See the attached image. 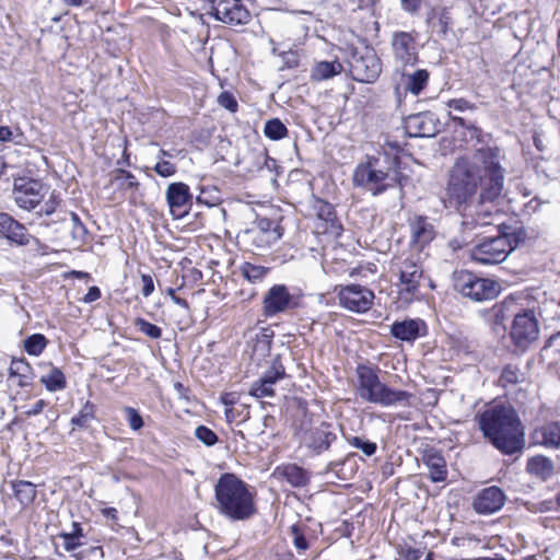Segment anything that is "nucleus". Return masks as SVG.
<instances>
[{
	"instance_id": "f257e3e1",
	"label": "nucleus",
	"mask_w": 560,
	"mask_h": 560,
	"mask_svg": "<svg viewBox=\"0 0 560 560\" xmlns=\"http://www.w3.org/2000/svg\"><path fill=\"white\" fill-rule=\"evenodd\" d=\"M475 158L463 155L453 164L443 202L445 207L466 210L480 189L481 202L494 201L504 186V168L501 165V149L498 145H485L475 150Z\"/></svg>"
},
{
	"instance_id": "f03ea898",
	"label": "nucleus",
	"mask_w": 560,
	"mask_h": 560,
	"mask_svg": "<svg viewBox=\"0 0 560 560\" xmlns=\"http://www.w3.org/2000/svg\"><path fill=\"white\" fill-rule=\"evenodd\" d=\"M483 439L503 455L521 453L525 445L524 425L512 408L490 405L475 416Z\"/></svg>"
},
{
	"instance_id": "7ed1b4c3",
	"label": "nucleus",
	"mask_w": 560,
	"mask_h": 560,
	"mask_svg": "<svg viewBox=\"0 0 560 560\" xmlns=\"http://www.w3.org/2000/svg\"><path fill=\"white\" fill-rule=\"evenodd\" d=\"M522 301L521 294L511 293L493 304L488 313L494 325H503L508 317L513 316L509 338L515 349L524 352L538 339L540 329L536 311L524 307Z\"/></svg>"
},
{
	"instance_id": "20e7f679",
	"label": "nucleus",
	"mask_w": 560,
	"mask_h": 560,
	"mask_svg": "<svg viewBox=\"0 0 560 560\" xmlns=\"http://www.w3.org/2000/svg\"><path fill=\"white\" fill-rule=\"evenodd\" d=\"M381 369L372 363H359L355 368V392L370 404L382 407H404L413 405L415 394L405 389L393 388L380 378Z\"/></svg>"
},
{
	"instance_id": "39448f33",
	"label": "nucleus",
	"mask_w": 560,
	"mask_h": 560,
	"mask_svg": "<svg viewBox=\"0 0 560 560\" xmlns=\"http://www.w3.org/2000/svg\"><path fill=\"white\" fill-rule=\"evenodd\" d=\"M219 513L231 521H247L257 513L255 493L236 475L225 472L214 486Z\"/></svg>"
},
{
	"instance_id": "423d86ee",
	"label": "nucleus",
	"mask_w": 560,
	"mask_h": 560,
	"mask_svg": "<svg viewBox=\"0 0 560 560\" xmlns=\"http://www.w3.org/2000/svg\"><path fill=\"white\" fill-rule=\"evenodd\" d=\"M389 272L395 279L396 303L399 307H407L424 296V269L420 258L409 252H402L390 260Z\"/></svg>"
},
{
	"instance_id": "0eeeda50",
	"label": "nucleus",
	"mask_w": 560,
	"mask_h": 560,
	"mask_svg": "<svg viewBox=\"0 0 560 560\" xmlns=\"http://www.w3.org/2000/svg\"><path fill=\"white\" fill-rule=\"evenodd\" d=\"M301 442L315 454L328 451L336 441L337 435L332 431L331 423L314 419L308 412H304L299 427L295 430Z\"/></svg>"
},
{
	"instance_id": "6e6552de",
	"label": "nucleus",
	"mask_w": 560,
	"mask_h": 560,
	"mask_svg": "<svg viewBox=\"0 0 560 560\" xmlns=\"http://www.w3.org/2000/svg\"><path fill=\"white\" fill-rule=\"evenodd\" d=\"M454 288L464 298L479 303L497 299L502 291L498 280L479 277L469 270H460L456 273Z\"/></svg>"
},
{
	"instance_id": "1a4fd4ad",
	"label": "nucleus",
	"mask_w": 560,
	"mask_h": 560,
	"mask_svg": "<svg viewBox=\"0 0 560 560\" xmlns=\"http://www.w3.org/2000/svg\"><path fill=\"white\" fill-rule=\"evenodd\" d=\"M388 170L381 167L380 158L375 155H366L352 174L353 185L370 191L373 196L382 195L394 186L388 183Z\"/></svg>"
},
{
	"instance_id": "9d476101",
	"label": "nucleus",
	"mask_w": 560,
	"mask_h": 560,
	"mask_svg": "<svg viewBox=\"0 0 560 560\" xmlns=\"http://www.w3.org/2000/svg\"><path fill=\"white\" fill-rule=\"evenodd\" d=\"M283 228L279 222L269 218H257L249 228L241 231L237 235L238 242L254 249L270 247L283 235Z\"/></svg>"
},
{
	"instance_id": "9b49d317",
	"label": "nucleus",
	"mask_w": 560,
	"mask_h": 560,
	"mask_svg": "<svg viewBox=\"0 0 560 560\" xmlns=\"http://www.w3.org/2000/svg\"><path fill=\"white\" fill-rule=\"evenodd\" d=\"M515 248L508 234L486 237L469 250L470 259L479 265H498L503 262Z\"/></svg>"
},
{
	"instance_id": "f8f14e48",
	"label": "nucleus",
	"mask_w": 560,
	"mask_h": 560,
	"mask_svg": "<svg viewBox=\"0 0 560 560\" xmlns=\"http://www.w3.org/2000/svg\"><path fill=\"white\" fill-rule=\"evenodd\" d=\"M313 210L315 236L323 237L325 241H337L343 233V225L335 207L322 198H316Z\"/></svg>"
},
{
	"instance_id": "ddd939ff",
	"label": "nucleus",
	"mask_w": 560,
	"mask_h": 560,
	"mask_svg": "<svg viewBox=\"0 0 560 560\" xmlns=\"http://www.w3.org/2000/svg\"><path fill=\"white\" fill-rule=\"evenodd\" d=\"M349 72L358 82L374 83L382 73V60L373 48L354 49L349 60Z\"/></svg>"
},
{
	"instance_id": "4468645a",
	"label": "nucleus",
	"mask_w": 560,
	"mask_h": 560,
	"mask_svg": "<svg viewBox=\"0 0 560 560\" xmlns=\"http://www.w3.org/2000/svg\"><path fill=\"white\" fill-rule=\"evenodd\" d=\"M334 293L339 306L357 314L370 311L375 299V294L370 288L355 283L338 284L334 288Z\"/></svg>"
},
{
	"instance_id": "2eb2a0df",
	"label": "nucleus",
	"mask_w": 560,
	"mask_h": 560,
	"mask_svg": "<svg viewBox=\"0 0 560 560\" xmlns=\"http://www.w3.org/2000/svg\"><path fill=\"white\" fill-rule=\"evenodd\" d=\"M303 305L302 294H291L285 284H273L262 299V312L266 317L294 311Z\"/></svg>"
},
{
	"instance_id": "dca6fc26",
	"label": "nucleus",
	"mask_w": 560,
	"mask_h": 560,
	"mask_svg": "<svg viewBox=\"0 0 560 560\" xmlns=\"http://www.w3.org/2000/svg\"><path fill=\"white\" fill-rule=\"evenodd\" d=\"M12 196L19 208L32 211L44 199V184L31 177H18L14 179Z\"/></svg>"
},
{
	"instance_id": "f3484780",
	"label": "nucleus",
	"mask_w": 560,
	"mask_h": 560,
	"mask_svg": "<svg viewBox=\"0 0 560 560\" xmlns=\"http://www.w3.org/2000/svg\"><path fill=\"white\" fill-rule=\"evenodd\" d=\"M209 2L211 15L224 24L246 25L252 20V14L242 0H209Z\"/></svg>"
},
{
	"instance_id": "a211bd4d",
	"label": "nucleus",
	"mask_w": 560,
	"mask_h": 560,
	"mask_svg": "<svg viewBox=\"0 0 560 560\" xmlns=\"http://www.w3.org/2000/svg\"><path fill=\"white\" fill-rule=\"evenodd\" d=\"M418 33L416 31H396L392 35L390 47L394 59L402 67L415 66L419 61Z\"/></svg>"
},
{
	"instance_id": "6ab92c4d",
	"label": "nucleus",
	"mask_w": 560,
	"mask_h": 560,
	"mask_svg": "<svg viewBox=\"0 0 560 560\" xmlns=\"http://www.w3.org/2000/svg\"><path fill=\"white\" fill-rule=\"evenodd\" d=\"M166 201L174 218H184L192 207V195L189 186L183 182L171 183L166 189Z\"/></svg>"
},
{
	"instance_id": "aec40b11",
	"label": "nucleus",
	"mask_w": 560,
	"mask_h": 560,
	"mask_svg": "<svg viewBox=\"0 0 560 560\" xmlns=\"http://www.w3.org/2000/svg\"><path fill=\"white\" fill-rule=\"evenodd\" d=\"M506 501L504 491L497 486L481 489L474 497L472 509L479 515H490L500 511Z\"/></svg>"
},
{
	"instance_id": "412c9836",
	"label": "nucleus",
	"mask_w": 560,
	"mask_h": 560,
	"mask_svg": "<svg viewBox=\"0 0 560 560\" xmlns=\"http://www.w3.org/2000/svg\"><path fill=\"white\" fill-rule=\"evenodd\" d=\"M528 442L529 446L560 450V422L551 420L534 427L528 434Z\"/></svg>"
},
{
	"instance_id": "4be33fe9",
	"label": "nucleus",
	"mask_w": 560,
	"mask_h": 560,
	"mask_svg": "<svg viewBox=\"0 0 560 560\" xmlns=\"http://www.w3.org/2000/svg\"><path fill=\"white\" fill-rule=\"evenodd\" d=\"M410 230V245L417 250L424 249L435 238V228L430 219L423 214H416L408 221Z\"/></svg>"
},
{
	"instance_id": "5701e85b",
	"label": "nucleus",
	"mask_w": 560,
	"mask_h": 560,
	"mask_svg": "<svg viewBox=\"0 0 560 560\" xmlns=\"http://www.w3.org/2000/svg\"><path fill=\"white\" fill-rule=\"evenodd\" d=\"M407 131L410 137L430 138L441 131V122L431 112H423L408 117Z\"/></svg>"
},
{
	"instance_id": "b1692460",
	"label": "nucleus",
	"mask_w": 560,
	"mask_h": 560,
	"mask_svg": "<svg viewBox=\"0 0 560 560\" xmlns=\"http://www.w3.org/2000/svg\"><path fill=\"white\" fill-rule=\"evenodd\" d=\"M422 462L429 470V479L432 482H444L448 476L447 463L443 454L431 447L422 453Z\"/></svg>"
},
{
	"instance_id": "393cba45",
	"label": "nucleus",
	"mask_w": 560,
	"mask_h": 560,
	"mask_svg": "<svg viewBox=\"0 0 560 560\" xmlns=\"http://www.w3.org/2000/svg\"><path fill=\"white\" fill-rule=\"evenodd\" d=\"M0 234L19 245H27L31 238L25 225L5 212H0Z\"/></svg>"
},
{
	"instance_id": "a878e982",
	"label": "nucleus",
	"mask_w": 560,
	"mask_h": 560,
	"mask_svg": "<svg viewBox=\"0 0 560 560\" xmlns=\"http://www.w3.org/2000/svg\"><path fill=\"white\" fill-rule=\"evenodd\" d=\"M390 332L396 339L413 342L419 337L425 335L427 326L421 319H406L395 322L392 325Z\"/></svg>"
},
{
	"instance_id": "bb28decb",
	"label": "nucleus",
	"mask_w": 560,
	"mask_h": 560,
	"mask_svg": "<svg viewBox=\"0 0 560 560\" xmlns=\"http://www.w3.org/2000/svg\"><path fill=\"white\" fill-rule=\"evenodd\" d=\"M98 421L97 406L91 400H85L79 411L70 419L71 432L88 431L92 428L93 422Z\"/></svg>"
},
{
	"instance_id": "cd10ccee",
	"label": "nucleus",
	"mask_w": 560,
	"mask_h": 560,
	"mask_svg": "<svg viewBox=\"0 0 560 560\" xmlns=\"http://www.w3.org/2000/svg\"><path fill=\"white\" fill-rule=\"evenodd\" d=\"M9 380L18 387H28L33 383V368L24 359H12L9 366Z\"/></svg>"
},
{
	"instance_id": "c85d7f7f",
	"label": "nucleus",
	"mask_w": 560,
	"mask_h": 560,
	"mask_svg": "<svg viewBox=\"0 0 560 560\" xmlns=\"http://www.w3.org/2000/svg\"><path fill=\"white\" fill-rule=\"evenodd\" d=\"M277 472L292 487H305L310 482V474L296 464H285L277 468Z\"/></svg>"
},
{
	"instance_id": "c756f323",
	"label": "nucleus",
	"mask_w": 560,
	"mask_h": 560,
	"mask_svg": "<svg viewBox=\"0 0 560 560\" xmlns=\"http://www.w3.org/2000/svg\"><path fill=\"white\" fill-rule=\"evenodd\" d=\"M14 498L23 508L32 505L37 497L36 486L27 480H12L10 482Z\"/></svg>"
},
{
	"instance_id": "7c9ffc66",
	"label": "nucleus",
	"mask_w": 560,
	"mask_h": 560,
	"mask_svg": "<svg viewBox=\"0 0 560 560\" xmlns=\"http://www.w3.org/2000/svg\"><path fill=\"white\" fill-rule=\"evenodd\" d=\"M342 70L343 67L338 60L318 61L311 70V80L313 82L325 81L340 74Z\"/></svg>"
},
{
	"instance_id": "2f4dec72",
	"label": "nucleus",
	"mask_w": 560,
	"mask_h": 560,
	"mask_svg": "<svg viewBox=\"0 0 560 560\" xmlns=\"http://www.w3.org/2000/svg\"><path fill=\"white\" fill-rule=\"evenodd\" d=\"M525 381V373L518 364L508 363L503 365L498 378V385L504 389L515 387Z\"/></svg>"
},
{
	"instance_id": "473e14b6",
	"label": "nucleus",
	"mask_w": 560,
	"mask_h": 560,
	"mask_svg": "<svg viewBox=\"0 0 560 560\" xmlns=\"http://www.w3.org/2000/svg\"><path fill=\"white\" fill-rule=\"evenodd\" d=\"M526 470L530 475L537 476L545 480L551 476L553 465L551 459L547 456L536 455L527 460Z\"/></svg>"
},
{
	"instance_id": "72a5a7b5",
	"label": "nucleus",
	"mask_w": 560,
	"mask_h": 560,
	"mask_svg": "<svg viewBox=\"0 0 560 560\" xmlns=\"http://www.w3.org/2000/svg\"><path fill=\"white\" fill-rule=\"evenodd\" d=\"M270 270L271 269L269 267L255 265L249 261H244L240 266V272L242 277L253 284L262 282L269 275Z\"/></svg>"
},
{
	"instance_id": "f704fd0d",
	"label": "nucleus",
	"mask_w": 560,
	"mask_h": 560,
	"mask_svg": "<svg viewBox=\"0 0 560 560\" xmlns=\"http://www.w3.org/2000/svg\"><path fill=\"white\" fill-rule=\"evenodd\" d=\"M430 73L427 69H418L413 73L408 74L406 79V91L418 96L429 83Z\"/></svg>"
},
{
	"instance_id": "c9c22d12",
	"label": "nucleus",
	"mask_w": 560,
	"mask_h": 560,
	"mask_svg": "<svg viewBox=\"0 0 560 560\" xmlns=\"http://www.w3.org/2000/svg\"><path fill=\"white\" fill-rule=\"evenodd\" d=\"M40 383L48 392L62 390L67 387L66 376L57 366H52L47 375L42 376Z\"/></svg>"
},
{
	"instance_id": "e433bc0d",
	"label": "nucleus",
	"mask_w": 560,
	"mask_h": 560,
	"mask_svg": "<svg viewBox=\"0 0 560 560\" xmlns=\"http://www.w3.org/2000/svg\"><path fill=\"white\" fill-rule=\"evenodd\" d=\"M48 343L49 340L45 335L36 332L24 339L23 349L27 354L38 357L45 351Z\"/></svg>"
},
{
	"instance_id": "4c0bfd02",
	"label": "nucleus",
	"mask_w": 560,
	"mask_h": 560,
	"mask_svg": "<svg viewBox=\"0 0 560 560\" xmlns=\"http://www.w3.org/2000/svg\"><path fill=\"white\" fill-rule=\"evenodd\" d=\"M287 377L285 368L282 363L280 354H277L272 360L270 366L265 371L261 378L265 383L275 384Z\"/></svg>"
},
{
	"instance_id": "58836bf2",
	"label": "nucleus",
	"mask_w": 560,
	"mask_h": 560,
	"mask_svg": "<svg viewBox=\"0 0 560 560\" xmlns=\"http://www.w3.org/2000/svg\"><path fill=\"white\" fill-rule=\"evenodd\" d=\"M425 550V546H412L409 540H401L396 545V552L401 560H420Z\"/></svg>"
},
{
	"instance_id": "ea45409f",
	"label": "nucleus",
	"mask_w": 560,
	"mask_h": 560,
	"mask_svg": "<svg viewBox=\"0 0 560 560\" xmlns=\"http://www.w3.org/2000/svg\"><path fill=\"white\" fill-rule=\"evenodd\" d=\"M264 133L268 139L277 141L288 136V128L279 118H272L266 121Z\"/></svg>"
},
{
	"instance_id": "a19ab883",
	"label": "nucleus",
	"mask_w": 560,
	"mask_h": 560,
	"mask_svg": "<svg viewBox=\"0 0 560 560\" xmlns=\"http://www.w3.org/2000/svg\"><path fill=\"white\" fill-rule=\"evenodd\" d=\"M72 221L71 235L80 245L86 244L89 241V231L75 212H70Z\"/></svg>"
},
{
	"instance_id": "79ce46f5",
	"label": "nucleus",
	"mask_w": 560,
	"mask_h": 560,
	"mask_svg": "<svg viewBox=\"0 0 560 560\" xmlns=\"http://www.w3.org/2000/svg\"><path fill=\"white\" fill-rule=\"evenodd\" d=\"M346 440L350 446L360 450L365 456H373L377 451V444L364 438L347 436Z\"/></svg>"
},
{
	"instance_id": "37998d69",
	"label": "nucleus",
	"mask_w": 560,
	"mask_h": 560,
	"mask_svg": "<svg viewBox=\"0 0 560 560\" xmlns=\"http://www.w3.org/2000/svg\"><path fill=\"white\" fill-rule=\"evenodd\" d=\"M133 324L140 332L151 339H160L162 337V328L143 317H136Z\"/></svg>"
},
{
	"instance_id": "c03bdc74",
	"label": "nucleus",
	"mask_w": 560,
	"mask_h": 560,
	"mask_svg": "<svg viewBox=\"0 0 560 560\" xmlns=\"http://www.w3.org/2000/svg\"><path fill=\"white\" fill-rule=\"evenodd\" d=\"M275 394L273 385L265 383L261 377L254 382L249 389V395L256 398L272 397Z\"/></svg>"
},
{
	"instance_id": "a18cd8bd",
	"label": "nucleus",
	"mask_w": 560,
	"mask_h": 560,
	"mask_svg": "<svg viewBox=\"0 0 560 560\" xmlns=\"http://www.w3.org/2000/svg\"><path fill=\"white\" fill-rule=\"evenodd\" d=\"M290 533L292 535V541L294 547L299 552L305 551L308 549L310 545L305 537V532L299 524H294L290 527Z\"/></svg>"
},
{
	"instance_id": "49530a36",
	"label": "nucleus",
	"mask_w": 560,
	"mask_h": 560,
	"mask_svg": "<svg viewBox=\"0 0 560 560\" xmlns=\"http://www.w3.org/2000/svg\"><path fill=\"white\" fill-rule=\"evenodd\" d=\"M195 435L206 446H213L219 441L217 433L212 429L203 424L198 425L196 428Z\"/></svg>"
},
{
	"instance_id": "de8ad7c7",
	"label": "nucleus",
	"mask_w": 560,
	"mask_h": 560,
	"mask_svg": "<svg viewBox=\"0 0 560 560\" xmlns=\"http://www.w3.org/2000/svg\"><path fill=\"white\" fill-rule=\"evenodd\" d=\"M218 104L232 114H235L238 110V102L230 91H223L219 94Z\"/></svg>"
},
{
	"instance_id": "09e8293b",
	"label": "nucleus",
	"mask_w": 560,
	"mask_h": 560,
	"mask_svg": "<svg viewBox=\"0 0 560 560\" xmlns=\"http://www.w3.org/2000/svg\"><path fill=\"white\" fill-rule=\"evenodd\" d=\"M124 412L131 430L138 431L144 425L143 419L136 408L125 407Z\"/></svg>"
},
{
	"instance_id": "8fccbe9b",
	"label": "nucleus",
	"mask_w": 560,
	"mask_h": 560,
	"mask_svg": "<svg viewBox=\"0 0 560 560\" xmlns=\"http://www.w3.org/2000/svg\"><path fill=\"white\" fill-rule=\"evenodd\" d=\"M62 199L60 197V194L57 191H52L48 198V200L45 202L44 207L38 212L39 215H51L54 212H56L57 208L60 206Z\"/></svg>"
},
{
	"instance_id": "3c124183",
	"label": "nucleus",
	"mask_w": 560,
	"mask_h": 560,
	"mask_svg": "<svg viewBox=\"0 0 560 560\" xmlns=\"http://www.w3.org/2000/svg\"><path fill=\"white\" fill-rule=\"evenodd\" d=\"M467 135L479 144H486L492 140V135L485 132L480 127L472 125L468 127Z\"/></svg>"
},
{
	"instance_id": "603ef678",
	"label": "nucleus",
	"mask_w": 560,
	"mask_h": 560,
	"mask_svg": "<svg viewBox=\"0 0 560 560\" xmlns=\"http://www.w3.org/2000/svg\"><path fill=\"white\" fill-rule=\"evenodd\" d=\"M272 338L273 331L264 329L260 335H257L254 349L257 350L258 348H261L262 351H269L271 348Z\"/></svg>"
},
{
	"instance_id": "864d4df0",
	"label": "nucleus",
	"mask_w": 560,
	"mask_h": 560,
	"mask_svg": "<svg viewBox=\"0 0 560 560\" xmlns=\"http://www.w3.org/2000/svg\"><path fill=\"white\" fill-rule=\"evenodd\" d=\"M154 172L161 177H171L176 174L177 167L174 163L163 160L158 162L154 167Z\"/></svg>"
},
{
	"instance_id": "5fc2aeb1",
	"label": "nucleus",
	"mask_w": 560,
	"mask_h": 560,
	"mask_svg": "<svg viewBox=\"0 0 560 560\" xmlns=\"http://www.w3.org/2000/svg\"><path fill=\"white\" fill-rule=\"evenodd\" d=\"M377 272V266L374 262L359 264L353 268H349V276H365L366 273L374 275Z\"/></svg>"
},
{
	"instance_id": "6e6d98bb",
	"label": "nucleus",
	"mask_w": 560,
	"mask_h": 560,
	"mask_svg": "<svg viewBox=\"0 0 560 560\" xmlns=\"http://www.w3.org/2000/svg\"><path fill=\"white\" fill-rule=\"evenodd\" d=\"M447 107L453 108L457 112L474 110L476 105L464 97L452 98L446 103Z\"/></svg>"
},
{
	"instance_id": "4d7b16f0",
	"label": "nucleus",
	"mask_w": 560,
	"mask_h": 560,
	"mask_svg": "<svg viewBox=\"0 0 560 560\" xmlns=\"http://www.w3.org/2000/svg\"><path fill=\"white\" fill-rule=\"evenodd\" d=\"M349 268L350 267L348 266L346 260L334 259L332 261H330L327 265L326 272L328 275H336V276H340V275H343V273H348L349 275Z\"/></svg>"
},
{
	"instance_id": "13d9d810",
	"label": "nucleus",
	"mask_w": 560,
	"mask_h": 560,
	"mask_svg": "<svg viewBox=\"0 0 560 560\" xmlns=\"http://www.w3.org/2000/svg\"><path fill=\"white\" fill-rule=\"evenodd\" d=\"M59 537L63 539V548L66 551L71 552L82 546L80 539L74 538L71 534L62 532Z\"/></svg>"
},
{
	"instance_id": "bf43d9fd",
	"label": "nucleus",
	"mask_w": 560,
	"mask_h": 560,
	"mask_svg": "<svg viewBox=\"0 0 560 560\" xmlns=\"http://www.w3.org/2000/svg\"><path fill=\"white\" fill-rule=\"evenodd\" d=\"M422 2L423 0H400V5L405 12L415 15L420 11Z\"/></svg>"
},
{
	"instance_id": "052dcab7",
	"label": "nucleus",
	"mask_w": 560,
	"mask_h": 560,
	"mask_svg": "<svg viewBox=\"0 0 560 560\" xmlns=\"http://www.w3.org/2000/svg\"><path fill=\"white\" fill-rule=\"evenodd\" d=\"M142 289L141 293L144 298L150 296L154 291L153 277L149 273L141 275Z\"/></svg>"
},
{
	"instance_id": "680f3d73",
	"label": "nucleus",
	"mask_w": 560,
	"mask_h": 560,
	"mask_svg": "<svg viewBox=\"0 0 560 560\" xmlns=\"http://www.w3.org/2000/svg\"><path fill=\"white\" fill-rule=\"evenodd\" d=\"M452 19L450 15V12L446 8H443L439 14V25H440V32L442 34H447L450 31Z\"/></svg>"
},
{
	"instance_id": "e2e57ef3",
	"label": "nucleus",
	"mask_w": 560,
	"mask_h": 560,
	"mask_svg": "<svg viewBox=\"0 0 560 560\" xmlns=\"http://www.w3.org/2000/svg\"><path fill=\"white\" fill-rule=\"evenodd\" d=\"M48 406V401L45 399H38L31 408L23 411L26 418L37 416Z\"/></svg>"
},
{
	"instance_id": "0e129e2a",
	"label": "nucleus",
	"mask_w": 560,
	"mask_h": 560,
	"mask_svg": "<svg viewBox=\"0 0 560 560\" xmlns=\"http://www.w3.org/2000/svg\"><path fill=\"white\" fill-rule=\"evenodd\" d=\"M118 172L127 179L126 189L137 190L139 188L140 183L131 172L126 170H118Z\"/></svg>"
},
{
	"instance_id": "69168bd1",
	"label": "nucleus",
	"mask_w": 560,
	"mask_h": 560,
	"mask_svg": "<svg viewBox=\"0 0 560 560\" xmlns=\"http://www.w3.org/2000/svg\"><path fill=\"white\" fill-rule=\"evenodd\" d=\"M102 292L98 287L93 285L90 287L88 290V293L82 298V301L84 303H92L101 299Z\"/></svg>"
},
{
	"instance_id": "338daca9",
	"label": "nucleus",
	"mask_w": 560,
	"mask_h": 560,
	"mask_svg": "<svg viewBox=\"0 0 560 560\" xmlns=\"http://www.w3.org/2000/svg\"><path fill=\"white\" fill-rule=\"evenodd\" d=\"M13 139V132L8 126H0V142H10Z\"/></svg>"
},
{
	"instance_id": "774afa93",
	"label": "nucleus",
	"mask_w": 560,
	"mask_h": 560,
	"mask_svg": "<svg viewBox=\"0 0 560 560\" xmlns=\"http://www.w3.org/2000/svg\"><path fill=\"white\" fill-rule=\"evenodd\" d=\"M101 513L106 518H109L114 522L118 521V511L115 508H104L101 510Z\"/></svg>"
}]
</instances>
